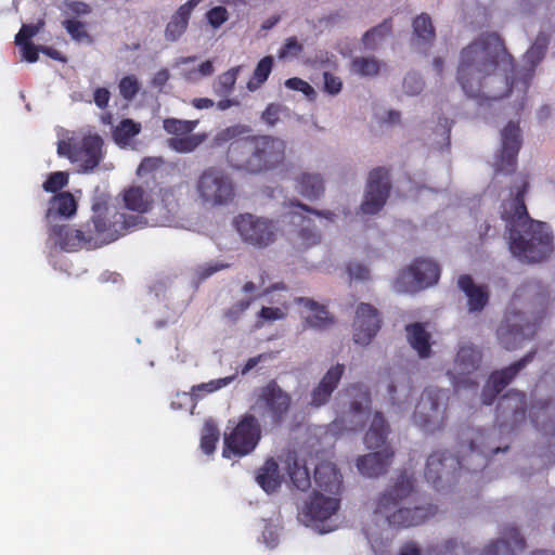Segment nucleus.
<instances>
[{
  "label": "nucleus",
  "instance_id": "nucleus-1",
  "mask_svg": "<svg viewBox=\"0 0 555 555\" xmlns=\"http://www.w3.org/2000/svg\"><path fill=\"white\" fill-rule=\"evenodd\" d=\"M530 78V73L518 78L513 57L496 34H485L461 51L457 81L470 99L501 100L518 86L526 94Z\"/></svg>",
  "mask_w": 555,
  "mask_h": 555
},
{
  "label": "nucleus",
  "instance_id": "nucleus-2",
  "mask_svg": "<svg viewBox=\"0 0 555 555\" xmlns=\"http://www.w3.org/2000/svg\"><path fill=\"white\" fill-rule=\"evenodd\" d=\"M528 190L529 181L524 178L514 196L502 204L501 217L512 254L521 261L540 262L553 251V236L545 222L530 218L525 204Z\"/></svg>",
  "mask_w": 555,
  "mask_h": 555
},
{
  "label": "nucleus",
  "instance_id": "nucleus-3",
  "mask_svg": "<svg viewBox=\"0 0 555 555\" xmlns=\"http://www.w3.org/2000/svg\"><path fill=\"white\" fill-rule=\"evenodd\" d=\"M374 512L385 517L390 527L409 528L420 526L435 516L438 507L420 504L415 479L402 472L378 496Z\"/></svg>",
  "mask_w": 555,
  "mask_h": 555
},
{
  "label": "nucleus",
  "instance_id": "nucleus-4",
  "mask_svg": "<svg viewBox=\"0 0 555 555\" xmlns=\"http://www.w3.org/2000/svg\"><path fill=\"white\" fill-rule=\"evenodd\" d=\"M466 440L468 449L461 459L443 451H436L428 456L424 476L434 488L438 489L443 476L450 474L448 467L452 468V474L462 469L477 472L488 464L490 456L508 449L507 446L504 448L494 446L491 442L490 433L483 429H469Z\"/></svg>",
  "mask_w": 555,
  "mask_h": 555
},
{
  "label": "nucleus",
  "instance_id": "nucleus-5",
  "mask_svg": "<svg viewBox=\"0 0 555 555\" xmlns=\"http://www.w3.org/2000/svg\"><path fill=\"white\" fill-rule=\"evenodd\" d=\"M286 144L272 135H249L234 140L227 151L231 167L249 173H261L282 165Z\"/></svg>",
  "mask_w": 555,
  "mask_h": 555
},
{
  "label": "nucleus",
  "instance_id": "nucleus-6",
  "mask_svg": "<svg viewBox=\"0 0 555 555\" xmlns=\"http://www.w3.org/2000/svg\"><path fill=\"white\" fill-rule=\"evenodd\" d=\"M293 405L291 393L285 391L275 379L260 387L249 411L270 428L281 427L287 420Z\"/></svg>",
  "mask_w": 555,
  "mask_h": 555
},
{
  "label": "nucleus",
  "instance_id": "nucleus-7",
  "mask_svg": "<svg viewBox=\"0 0 555 555\" xmlns=\"http://www.w3.org/2000/svg\"><path fill=\"white\" fill-rule=\"evenodd\" d=\"M143 218L140 216L129 215L115 211L109 215L108 208L96 204L93 206V215L87 223L94 235L92 244L111 243L127 234L129 231L142 227Z\"/></svg>",
  "mask_w": 555,
  "mask_h": 555
},
{
  "label": "nucleus",
  "instance_id": "nucleus-8",
  "mask_svg": "<svg viewBox=\"0 0 555 555\" xmlns=\"http://www.w3.org/2000/svg\"><path fill=\"white\" fill-rule=\"evenodd\" d=\"M103 144L98 133L75 134L57 142V154L77 164L81 171L90 172L103 159Z\"/></svg>",
  "mask_w": 555,
  "mask_h": 555
},
{
  "label": "nucleus",
  "instance_id": "nucleus-9",
  "mask_svg": "<svg viewBox=\"0 0 555 555\" xmlns=\"http://www.w3.org/2000/svg\"><path fill=\"white\" fill-rule=\"evenodd\" d=\"M262 423L250 411L244 413L237 424L223 437L222 455L225 459L250 454L258 446Z\"/></svg>",
  "mask_w": 555,
  "mask_h": 555
},
{
  "label": "nucleus",
  "instance_id": "nucleus-10",
  "mask_svg": "<svg viewBox=\"0 0 555 555\" xmlns=\"http://www.w3.org/2000/svg\"><path fill=\"white\" fill-rule=\"evenodd\" d=\"M515 306L516 299L513 298L496 331L498 338L506 350H515L525 340L531 339L542 321V315L529 318L526 313L514 309Z\"/></svg>",
  "mask_w": 555,
  "mask_h": 555
},
{
  "label": "nucleus",
  "instance_id": "nucleus-11",
  "mask_svg": "<svg viewBox=\"0 0 555 555\" xmlns=\"http://www.w3.org/2000/svg\"><path fill=\"white\" fill-rule=\"evenodd\" d=\"M196 191L203 204L211 207L227 206L236 196L232 177L219 167L203 170L196 181Z\"/></svg>",
  "mask_w": 555,
  "mask_h": 555
},
{
  "label": "nucleus",
  "instance_id": "nucleus-12",
  "mask_svg": "<svg viewBox=\"0 0 555 555\" xmlns=\"http://www.w3.org/2000/svg\"><path fill=\"white\" fill-rule=\"evenodd\" d=\"M233 227L241 240L256 249H263L273 244L279 232L273 220L248 212L236 216Z\"/></svg>",
  "mask_w": 555,
  "mask_h": 555
},
{
  "label": "nucleus",
  "instance_id": "nucleus-13",
  "mask_svg": "<svg viewBox=\"0 0 555 555\" xmlns=\"http://www.w3.org/2000/svg\"><path fill=\"white\" fill-rule=\"evenodd\" d=\"M440 276V268L433 260L415 259L409 267L398 273L393 287L398 293L415 294L434 284Z\"/></svg>",
  "mask_w": 555,
  "mask_h": 555
},
{
  "label": "nucleus",
  "instance_id": "nucleus-14",
  "mask_svg": "<svg viewBox=\"0 0 555 555\" xmlns=\"http://www.w3.org/2000/svg\"><path fill=\"white\" fill-rule=\"evenodd\" d=\"M444 393L438 388H426L415 406L413 422L423 430L435 433L446 426Z\"/></svg>",
  "mask_w": 555,
  "mask_h": 555
},
{
  "label": "nucleus",
  "instance_id": "nucleus-15",
  "mask_svg": "<svg viewBox=\"0 0 555 555\" xmlns=\"http://www.w3.org/2000/svg\"><path fill=\"white\" fill-rule=\"evenodd\" d=\"M197 124V120H183L173 117L164 119V130L173 135L167 140L168 147L180 154L195 151L207 139L206 133H192Z\"/></svg>",
  "mask_w": 555,
  "mask_h": 555
},
{
  "label": "nucleus",
  "instance_id": "nucleus-16",
  "mask_svg": "<svg viewBox=\"0 0 555 555\" xmlns=\"http://www.w3.org/2000/svg\"><path fill=\"white\" fill-rule=\"evenodd\" d=\"M391 191L390 171L386 167L373 168L367 176L361 210L365 215H376L385 206Z\"/></svg>",
  "mask_w": 555,
  "mask_h": 555
},
{
  "label": "nucleus",
  "instance_id": "nucleus-17",
  "mask_svg": "<svg viewBox=\"0 0 555 555\" xmlns=\"http://www.w3.org/2000/svg\"><path fill=\"white\" fill-rule=\"evenodd\" d=\"M481 363V352L473 345H463L460 347L454 360L453 370L449 372L452 376L455 388H477L478 380L475 372Z\"/></svg>",
  "mask_w": 555,
  "mask_h": 555
},
{
  "label": "nucleus",
  "instance_id": "nucleus-18",
  "mask_svg": "<svg viewBox=\"0 0 555 555\" xmlns=\"http://www.w3.org/2000/svg\"><path fill=\"white\" fill-rule=\"evenodd\" d=\"M534 354L535 351L532 350L509 366L492 372L482 389V403L486 405L492 404L498 395L533 360Z\"/></svg>",
  "mask_w": 555,
  "mask_h": 555
},
{
  "label": "nucleus",
  "instance_id": "nucleus-19",
  "mask_svg": "<svg viewBox=\"0 0 555 555\" xmlns=\"http://www.w3.org/2000/svg\"><path fill=\"white\" fill-rule=\"evenodd\" d=\"M520 147V128L509 121L502 130V150L495 164V171L504 175L514 173L517 168V156Z\"/></svg>",
  "mask_w": 555,
  "mask_h": 555
},
{
  "label": "nucleus",
  "instance_id": "nucleus-20",
  "mask_svg": "<svg viewBox=\"0 0 555 555\" xmlns=\"http://www.w3.org/2000/svg\"><path fill=\"white\" fill-rule=\"evenodd\" d=\"M382 319L378 310L370 304L361 302L353 320V341L366 346L380 328Z\"/></svg>",
  "mask_w": 555,
  "mask_h": 555
},
{
  "label": "nucleus",
  "instance_id": "nucleus-21",
  "mask_svg": "<svg viewBox=\"0 0 555 555\" xmlns=\"http://www.w3.org/2000/svg\"><path fill=\"white\" fill-rule=\"evenodd\" d=\"M158 201H153L151 210L152 221L156 225H171L180 212V192L177 186L159 189Z\"/></svg>",
  "mask_w": 555,
  "mask_h": 555
},
{
  "label": "nucleus",
  "instance_id": "nucleus-22",
  "mask_svg": "<svg viewBox=\"0 0 555 555\" xmlns=\"http://www.w3.org/2000/svg\"><path fill=\"white\" fill-rule=\"evenodd\" d=\"M50 236L55 245L65 251H75L85 246H91L94 235L90 224L81 229H74L68 224H55L50 230Z\"/></svg>",
  "mask_w": 555,
  "mask_h": 555
},
{
  "label": "nucleus",
  "instance_id": "nucleus-23",
  "mask_svg": "<svg viewBox=\"0 0 555 555\" xmlns=\"http://www.w3.org/2000/svg\"><path fill=\"white\" fill-rule=\"evenodd\" d=\"M339 508V500L324 496L314 492L313 496L305 504L302 515L311 525L323 522L334 515Z\"/></svg>",
  "mask_w": 555,
  "mask_h": 555
},
{
  "label": "nucleus",
  "instance_id": "nucleus-24",
  "mask_svg": "<svg viewBox=\"0 0 555 555\" xmlns=\"http://www.w3.org/2000/svg\"><path fill=\"white\" fill-rule=\"evenodd\" d=\"M526 540L516 527L506 526L502 531V538L486 546L481 555H515L517 551H524Z\"/></svg>",
  "mask_w": 555,
  "mask_h": 555
},
{
  "label": "nucleus",
  "instance_id": "nucleus-25",
  "mask_svg": "<svg viewBox=\"0 0 555 555\" xmlns=\"http://www.w3.org/2000/svg\"><path fill=\"white\" fill-rule=\"evenodd\" d=\"M393 454L391 447H385L382 450L360 456L357 460V467L363 476L378 477L387 472Z\"/></svg>",
  "mask_w": 555,
  "mask_h": 555
},
{
  "label": "nucleus",
  "instance_id": "nucleus-26",
  "mask_svg": "<svg viewBox=\"0 0 555 555\" xmlns=\"http://www.w3.org/2000/svg\"><path fill=\"white\" fill-rule=\"evenodd\" d=\"M345 372L343 364L332 366L311 391L310 405L320 408L328 402Z\"/></svg>",
  "mask_w": 555,
  "mask_h": 555
},
{
  "label": "nucleus",
  "instance_id": "nucleus-27",
  "mask_svg": "<svg viewBox=\"0 0 555 555\" xmlns=\"http://www.w3.org/2000/svg\"><path fill=\"white\" fill-rule=\"evenodd\" d=\"M201 1L202 0H188L178 8L165 28L164 35L167 41H177L185 33L191 14Z\"/></svg>",
  "mask_w": 555,
  "mask_h": 555
},
{
  "label": "nucleus",
  "instance_id": "nucleus-28",
  "mask_svg": "<svg viewBox=\"0 0 555 555\" xmlns=\"http://www.w3.org/2000/svg\"><path fill=\"white\" fill-rule=\"evenodd\" d=\"M457 285L467 297L469 312H480L485 309L489 301L487 287L476 285L473 278L468 274L461 275Z\"/></svg>",
  "mask_w": 555,
  "mask_h": 555
},
{
  "label": "nucleus",
  "instance_id": "nucleus-29",
  "mask_svg": "<svg viewBox=\"0 0 555 555\" xmlns=\"http://www.w3.org/2000/svg\"><path fill=\"white\" fill-rule=\"evenodd\" d=\"M314 481L320 490L331 494H338L343 486L341 475L331 462H321L315 466Z\"/></svg>",
  "mask_w": 555,
  "mask_h": 555
},
{
  "label": "nucleus",
  "instance_id": "nucleus-30",
  "mask_svg": "<svg viewBox=\"0 0 555 555\" xmlns=\"http://www.w3.org/2000/svg\"><path fill=\"white\" fill-rule=\"evenodd\" d=\"M77 211V202L74 195L69 192H59L53 195L48 205L46 219L52 222L57 218L68 219Z\"/></svg>",
  "mask_w": 555,
  "mask_h": 555
},
{
  "label": "nucleus",
  "instance_id": "nucleus-31",
  "mask_svg": "<svg viewBox=\"0 0 555 555\" xmlns=\"http://www.w3.org/2000/svg\"><path fill=\"white\" fill-rule=\"evenodd\" d=\"M126 208L139 214L150 212L153 206V189L143 185H132L124 192Z\"/></svg>",
  "mask_w": 555,
  "mask_h": 555
},
{
  "label": "nucleus",
  "instance_id": "nucleus-32",
  "mask_svg": "<svg viewBox=\"0 0 555 555\" xmlns=\"http://www.w3.org/2000/svg\"><path fill=\"white\" fill-rule=\"evenodd\" d=\"M496 411L503 417H511L513 421L524 420L526 393L517 390L507 392L499 400Z\"/></svg>",
  "mask_w": 555,
  "mask_h": 555
},
{
  "label": "nucleus",
  "instance_id": "nucleus-33",
  "mask_svg": "<svg viewBox=\"0 0 555 555\" xmlns=\"http://www.w3.org/2000/svg\"><path fill=\"white\" fill-rule=\"evenodd\" d=\"M389 434V425L382 412H375L371 420L369 430L364 436V443L367 449L378 450L385 447Z\"/></svg>",
  "mask_w": 555,
  "mask_h": 555
},
{
  "label": "nucleus",
  "instance_id": "nucleus-34",
  "mask_svg": "<svg viewBox=\"0 0 555 555\" xmlns=\"http://www.w3.org/2000/svg\"><path fill=\"white\" fill-rule=\"evenodd\" d=\"M294 301L297 305L304 306L305 308L309 309L312 312V314L307 317L305 320L307 326L317 330H325L331 324L334 323V320L330 315L325 306L320 305L315 300L307 297H296Z\"/></svg>",
  "mask_w": 555,
  "mask_h": 555
},
{
  "label": "nucleus",
  "instance_id": "nucleus-35",
  "mask_svg": "<svg viewBox=\"0 0 555 555\" xmlns=\"http://www.w3.org/2000/svg\"><path fill=\"white\" fill-rule=\"evenodd\" d=\"M256 480L267 493L275 492L282 483L279 465L274 459H268L259 468Z\"/></svg>",
  "mask_w": 555,
  "mask_h": 555
},
{
  "label": "nucleus",
  "instance_id": "nucleus-36",
  "mask_svg": "<svg viewBox=\"0 0 555 555\" xmlns=\"http://www.w3.org/2000/svg\"><path fill=\"white\" fill-rule=\"evenodd\" d=\"M371 393L366 389L361 390L359 396L350 403V414L352 416L350 422L356 424L352 427L353 430H360L364 427L371 416Z\"/></svg>",
  "mask_w": 555,
  "mask_h": 555
},
{
  "label": "nucleus",
  "instance_id": "nucleus-37",
  "mask_svg": "<svg viewBox=\"0 0 555 555\" xmlns=\"http://www.w3.org/2000/svg\"><path fill=\"white\" fill-rule=\"evenodd\" d=\"M405 331L411 347L417 351L421 358H428L431 352L430 334L424 325L418 322L412 323L406 325Z\"/></svg>",
  "mask_w": 555,
  "mask_h": 555
},
{
  "label": "nucleus",
  "instance_id": "nucleus-38",
  "mask_svg": "<svg viewBox=\"0 0 555 555\" xmlns=\"http://www.w3.org/2000/svg\"><path fill=\"white\" fill-rule=\"evenodd\" d=\"M296 181L297 191L310 201L318 199L324 193V181L319 173L302 172Z\"/></svg>",
  "mask_w": 555,
  "mask_h": 555
},
{
  "label": "nucleus",
  "instance_id": "nucleus-39",
  "mask_svg": "<svg viewBox=\"0 0 555 555\" xmlns=\"http://www.w3.org/2000/svg\"><path fill=\"white\" fill-rule=\"evenodd\" d=\"M142 130L140 122L130 118H125L113 129L112 135L116 144L120 147L130 145L133 138H135Z\"/></svg>",
  "mask_w": 555,
  "mask_h": 555
},
{
  "label": "nucleus",
  "instance_id": "nucleus-40",
  "mask_svg": "<svg viewBox=\"0 0 555 555\" xmlns=\"http://www.w3.org/2000/svg\"><path fill=\"white\" fill-rule=\"evenodd\" d=\"M287 474L293 486L300 490L306 491L311 486V478L309 469L305 464H301L296 457H288L287 460Z\"/></svg>",
  "mask_w": 555,
  "mask_h": 555
},
{
  "label": "nucleus",
  "instance_id": "nucleus-41",
  "mask_svg": "<svg viewBox=\"0 0 555 555\" xmlns=\"http://www.w3.org/2000/svg\"><path fill=\"white\" fill-rule=\"evenodd\" d=\"M234 378H235V376L233 375V376H228V377H223V378L212 379V380H209L208 383H202L198 385H194L191 388V391L189 393L188 392H183L182 395L178 393L177 398L190 397L192 401L196 402L197 400L202 399L204 397V395L215 392V391L228 386L231 382H233Z\"/></svg>",
  "mask_w": 555,
  "mask_h": 555
},
{
  "label": "nucleus",
  "instance_id": "nucleus-42",
  "mask_svg": "<svg viewBox=\"0 0 555 555\" xmlns=\"http://www.w3.org/2000/svg\"><path fill=\"white\" fill-rule=\"evenodd\" d=\"M413 33L424 43H433L436 38L435 28L430 16L427 13L417 15L412 23Z\"/></svg>",
  "mask_w": 555,
  "mask_h": 555
},
{
  "label": "nucleus",
  "instance_id": "nucleus-43",
  "mask_svg": "<svg viewBox=\"0 0 555 555\" xmlns=\"http://www.w3.org/2000/svg\"><path fill=\"white\" fill-rule=\"evenodd\" d=\"M273 67V57L272 56H264L261 59L251 76V78L247 82V89L249 91H256L259 89L268 79L269 75L271 74Z\"/></svg>",
  "mask_w": 555,
  "mask_h": 555
},
{
  "label": "nucleus",
  "instance_id": "nucleus-44",
  "mask_svg": "<svg viewBox=\"0 0 555 555\" xmlns=\"http://www.w3.org/2000/svg\"><path fill=\"white\" fill-rule=\"evenodd\" d=\"M241 66H234L218 76L214 83V92L219 96H228L235 87Z\"/></svg>",
  "mask_w": 555,
  "mask_h": 555
},
{
  "label": "nucleus",
  "instance_id": "nucleus-45",
  "mask_svg": "<svg viewBox=\"0 0 555 555\" xmlns=\"http://www.w3.org/2000/svg\"><path fill=\"white\" fill-rule=\"evenodd\" d=\"M391 33V22L384 21L379 25L367 30L363 37V46L369 50H375L378 42Z\"/></svg>",
  "mask_w": 555,
  "mask_h": 555
},
{
  "label": "nucleus",
  "instance_id": "nucleus-46",
  "mask_svg": "<svg viewBox=\"0 0 555 555\" xmlns=\"http://www.w3.org/2000/svg\"><path fill=\"white\" fill-rule=\"evenodd\" d=\"M220 431L214 422H206L201 437V449L207 455L212 454L219 441Z\"/></svg>",
  "mask_w": 555,
  "mask_h": 555
},
{
  "label": "nucleus",
  "instance_id": "nucleus-47",
  "mask_svg": "<svg viewBox=\"0 0 555 555\" xmlns=\"http://www.w3.org/2000/svg\"><path fill=\"white\" fill-rule=\"evenodd\" d=\"M231 264L224 261H209L198 264L193 270L194 282L199 284L219 271L230 268Z\"/></svg>",
  "mask_w": 555,
  "mask_h": 555
},
{
  "label": "nucleus",
  "instance_id": "nucleus-48",
  "mask_svg": "<svg viewBox=\"0 0 555 555\" xmlns=\"http://www.w3.org/2000/svg\"><path fill=\"white\" fill-rule=\"evenodd\" d=\"M380 63L375 57H354L351 70L360 76H375L379 73Z\"/></svg>",
  "mask_w": 555,
  "mask_h": 555
},
{
  "label": "nucleus",
  "instance_id": "nucleus-49",
  "mask_svg": "<svg viewBox=\"0 0 555 555\" xmlns=\"http://www.w3.org/2000/svg\"><path fill=\"white\" fill-rule=\"evenodd\" d=\"M298 237L300 240L299 245L307 249L318 245L321 242V233L317 230L315 225L311 223V220H307L306 225H301L298 231Z\"/></svg>",
  "mask_w": 555,
  "mask_h": 555
},
{
  "label": "nucleus",
  "instance_id": "nucleus-50",
  "mask_svg": "<svg viewBox=\"0 0 555 555\" xmlns=\"http://www.w3.org/2000/svg\"><path fill=\"white\" fill-rule=\"evenodd\" d=\"M69 181V175L66 171H54L50 173L42 184V189L48 193H59Z\"/></svg>",
  "mask_w": 555,
  "mask_h": 555
},
{
  "label": "nucleus",
  "instance_id": "nucleus-51",
  "mask_svg": "<svg viewBox=\"0 0 555 555\" xmlns=\"http://www.w3.org/2000/svg\"><path fill=\"white\" fill-rule=\"evenodd\" d=\"M118 89L124 100L131 101L140 91V82L134 75H128L120 79Z\"/></svg>",
  "mask_w": 555,
  "mask_h": 555
},
{
  "label": "nucleus",
  "instance_id": "nucleus-52",
  "mask_svg": "<svg viewBox=\"0 0 555 555\" xmlns=\"http://www.w3.org/2000/svg\"><path fill=\"white\" fill-rule=\"evenodd\" d=\"M304 51V44L293 36L286 38L284 44L278 51V57L280 60H286L289 57H296Z\"/></svg>",
  "mask_w": 555,
  "mask_h": 555
},
{
  "label": "nucleus",
  "instance_id": "nucleus-53",
  "mask_svg": "<svg viewBox=\"0 0 555 555\" xmlns=\"http://www.w3.org/2000/svg\"><path fill=\"white\" fill-rule=\"evenodd\" d=\"M287 108L279 103H270L261 114V120L268 126H274L281 116L286 114Z\"/></svg>",
  "mask_w": 555,
  "mask_h": 555
},
{
  "label": "nucleus",
  "instance_id": "nucleus-54",
  "mask_svg": "<svg viewBox=\"0 0 555 555\" xmlns=\"http://www.w3.org/2000/svg\"><path fill=\"white\" fill-rule=\"evenodd\" d=\"M44 23L42 21H39L37 24H23L15 36V43L21 44L31 42L30 39L40 31Z\"/></svg>",
  "mask_w": 555,
  "mask_h": 555
},
{
  "label": "nucleus",
  "instance_id": "nucleus-55",
  "mask_svg": "<svg viewBox=\"0 0 555 555\" xmlns=\"http://www.w3.org/2000/svg\"><path fill=\"white\" fill-rule=\"evenodd\" d=\"M257 297L258 296H253L238 300L224 312V317L232 322L237 321Z\"/></svg>",
  "mask_w": 555,
  "mask_h": 555
},
{
  "label": "nucleus",
  "instance_id": "nucleus-56",
  "mask_svg": "<svg viewBox=\"0 0 555 555\" xmlns=\"http://www.w3.org/2000/svg\"><path fill=\"white\" fill-rule=\"evenodd\" d=\"M548 40L544 34H539L526 56L529 60L537 59L541 61L546 52Z\"/></svg>",
  "mask_w": 555,
  "mask_h": 555
},
{
  "label": "nucleus",
  "instance_id": "nucleus-57",
  "mask_svg": "<svg viewBox=\"0 0 555 555\" xmlns=\"http://www.w3.org/2000/svg\"><path fill=\"white\" fill-rule=\"evenodd\" d=\"M387 390H388L389 400H390L391 404L392 405H401L410 397L411 386L408 385V384L406 385H403V384L400 385V391L402 392V398L397 396L398 385L395 382H391V383L388 384Z\"/></svg>",
  "mask_w": 555,
  "mask_h": 555
},
{
  "label": "nucleus",
  "instance_id": "nucleus-58",
  "mask_svg": "<svg viewBox=\"0 0 555 555\" xmlns=\"http://www.w3.org/2000/svg\"><path fill=\"white\" fill-rule=\"evenodd\" d=\"M208 23L214 27L218 28L229 18L228 10L224 7H214L206 13Z\"/></svg>",
  "mask_w": 555,
  "mask_h": 555
},
{
  "label": "nucleus",
  "instance_id": "nucleus-59",
  "mask_svg": "<svg viewBox=\"0 0 555 555\" xmlns=\"http://www.w3.org/2000/svg\"><path fill=\"white\" fill-rule=\"evenodd\" d=\"M424 88L423 79L416 74H408L403 79L404 92L409 95L418 94Z\"/></svg>",
  "mask_w": 555,
  "mask_h": 555
},
{
  "label": "nucleus",
  "instance_id": "nucleus-60",
  "mask_svg": "<svg viewBox=\"0 0 555 555\" xmlns=\"http://www.w3.org/2000/svg\"><path fill=\"white\" fill-rule=\"evenodd\" d=\"M540 412L543 416H550V422L543 424L542 429L545 434L555 436V403L545 402L544 405L541 406Z\"/></svg>",
  "mask_w": 555,
  "mask_h": 555
},
{
  "label": "nucleus",
  "instance_id": "nucleus-61",
  "mask_svg": "<svg viewBox=\"0 0 555 555\" xmlns=\"http://www.w3.org/2000/svg\"><path fill=\"white\" fill-rule=\"evenodd\" d=\"M63 26L67 30V33L76 40H81L87 37L88 34L85 29L83 23L77 20H65L63 22Z\"/></svg>",
  "mask_w": 555,
  "mask_h": 555
},
{
  "label": "nucleus",
  "instance_id": "nucleus-62",
  "mask_svg": "<svg viewBox=\"0 0 555 555\" xmlns=\"http://www.w3.org/2000/svg\"><path fill=\"white\" fill-rule=\"evenodd\" d=\"M347 270L351 279L358 281H366L370 279V269L361 262H349L347 266Z\"/></svg>",
  "mask_w": 555,
  "mask_h": 555
},
{
  "label": "nucleus",
  "instance_id": "nucleus-63",
  "mask_svg": "<svg viewBox=\"0 0 555 555\" xmlns=\"http://www.w3.org/2000/svg\"><path fill=\"white\" fill-rule=\"evenodd\" d=\"M285 317L286 312L279 307H262L258 312V318L267 322L283 320Z\"/></svg>",
  "mask_w": 555,
  "mask_h": 555
},
{
  "label": "nucleus",
  "instance_id": "nucleus-64",
  "mask_svg": "<svg viewBox=\"0 0 555 555\" xmlns=\"http://www.w3.org/2000/svg\"><path fill=\"white\" fill-rule=\"evenodd\" d=\"M288 89L300 91L307 96L314 95V89L304 79L298 77L289 78L285 81Z\"/></svg>",
  "mask_w": 555,
  "mask_h": 555
}]
</instances>
